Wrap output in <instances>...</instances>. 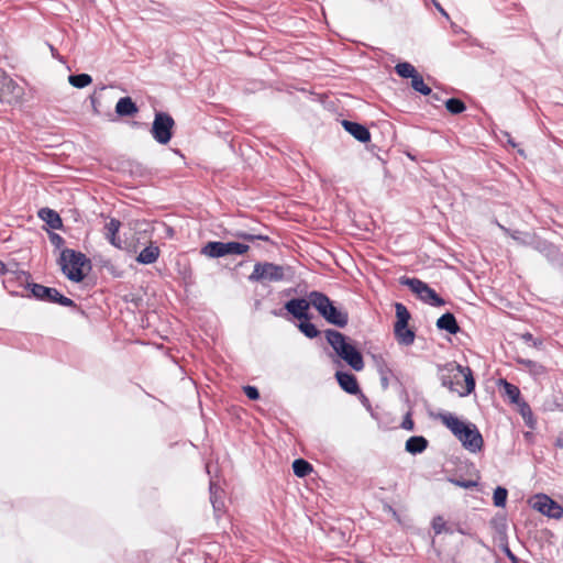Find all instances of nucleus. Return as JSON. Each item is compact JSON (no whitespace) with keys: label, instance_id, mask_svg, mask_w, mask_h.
<instances>
[{"label":"nucleus","instance_id":"obj_39","mask_svg":"<svg viewBox=\"0 0 563 563\" xmlns=\"http://www.w3.org/2000/svg\"><path fill=\"white\" fill-rule=\"evenodd\" d=\"M521 339L532 346L540 349L543 344L542 340L536 339L530 332H525L521 334Z\"/></svg>","mask_w":563,"mask_h":563},{"label":"nucleus","instance_id":"obj_50","mask_svg":"<svg viewBox=\"0 0 563 563\" xmlns=\"http://www.w3.org/2000/svg\"><path fill=\"white\" fill-rule=\"evenodd\" d=\"M4 274H8V269H7L5 265H4V263H2L0 261V275H4Z\"/></svg>","mask_w":563,"mask_h":563},{"label":"nucleus","instance_id":"obj_7","mask_svg":"<svg viewBox=\"0 0 563 563\" xmlns=\"http://www.w3.org/2000/svg\"><path fill=\"white\" fill-rule=\"evenodd\" d=\"M452 433L459 439L463 448L471 453L482 451L484 440L476 428V424H446Z\"/></svg>","mask_w":563,"mask_h":563},{"label":"nucleus","instance_id":"obj_15","mask_svg":"<svg viewBox=\"0 0 563 563\" xmlns=\"http://www.w3.org/2000/svg\"><path fill=\"white\" fill-rule=\"evenodd\" d=\"M341 123L343 129L358 142L367 143L371 141V132L364 124L350 120H342Z\"/></svg>","mask_w":563,"mask_h":563},{"label":"nucleus","instance_id":"obj_14","mask_svg":"<svg viewBox=\"0 0 563 563\" xmlns=\"http://www.w3.org/2000/svg\"><path fill=\"white\" fill-rule=\"evenodd\" d=\"M22 95V88L0 69V100L11 102L19 99Z\"/></svg>","mask_w":563,"mask_h":563},{"label":"nucleus","instance_id":"obj_47","mask_svg":"<svg viewBox=\"0 0 563 563\" xmlns=\"http://www.w3.org/2000/svg\"><path fill=\"white\" fill-rule=\"evenodd\" d=\"M391 376H393V375H384V376H379V378H380V384H382L383 388H385V389H386V388L388 387V385H389V379H390V377H391Z\"/></svg>","mask_w":563,"mask_h":563},{"label":"nucleus","instance_id":"obj_2","mask_svg":"<svg viewBox=\"0 0 563 563\" xmlns=\"http://www.w3.org/2000/svg\"><path fill=\"white\" fill-rule=\"evenodd\" d=\"M327 342L335 354L343 360L352 369L360 372L364 368L362 353L351 343L350 339L334 329L324 331Z\"/></svg>","mask_w":563,"mask_h":563},{"label":"nucleus","instance_id":"obj_45","mask_svg":"<svg viewBox=\"0 0 563 563\" xmlns=\"http://www.w3.org/2000/svg\"><path fill=\"white\" fill-rule=\"evenodd\" d=\"M561 406L555 400H545L543 402L544 411H553L555 408H560Z\"/></svg>","mask_w":563,"mask_h":563},{"label":"nucleus","instance_id":"obj_41","mask_svg":"<svg viewBox=\"0 0 563 563\" xmlns=\"http://www.w3.org/2000/svg\"><path fill=\"white\" fill-rule=\"evenodd\" d=\"M243 390L245 396L251 400H257L260 398V391L255 386L247 385Z\"/></svg>","mask_w":563,"mask_h":563},{"label":"nucleus","instance_id":"obj_35","mask_svg":"<svg viewBox=\"0 0 563 563\" xmlns=\"http://www.w3.org/2000/svg\"><path fill=\"white\" fill-rule=\"evenodd\" d=\"M232 235L236 239H241V240L249 241V242H253L256 240L271 242V238L266 234H255V233H249L245 231H236Z\"/></svg>","mask_w":563,"mask_h":563},{"label":"nucleus","instance_id":"obj_51","mask_svg":"<svg viewBox=\"0 0 563 563\" xmlns=\"http://www.w3.org/2000/svg\"><path fill=\"white\" fill-rule=\"evenodd\" d=\"M387 509H388V511H389V512H391L393 517H395L396 519H398V515H397L396 510H395L393 507L387 506Z\"/></svg>","mask_w":563,"mask_h":563},{"label":"nucleus","instance_id":"obj_37","mask_svg":"<svg viewBox=\"0 0 563 563\" xmlns=\"http://www.w3.org/2000/svg\"><path fill=\"white\" fill-rule=\"evenodd\" d=\"M525 422H532V410L530 406L521 398L519 404H515Z\"/></svg>","mask_w":563,"mask_h":563},{"label":"nucleus","instance_id":"obj_27","mask_svg":"<svg viewBox=\"0 0 563 563\" xmlns=\"http://www.w3.org/2000/svg\"><path fill=\"white\" fill-rule=\"evenodd\" d=\"M395 310H396L397 321L395 322L394 325H398V328L401 329L404 327V324H408L410 317H411L410 312L408 311L406 306L401 302L395 303Z\"/></svg>","mask_w":563,"mask_h":563},{"label":"nucleus","instance_id":"obj_32","mask_svg":"<svg viewBox=\"0 0 563 563\" xmlns=\"http://www.w3.org/2000/svg\"><path fill=\"white\" fill-rule=\"evenodd\" d=\"M68 81L71 86L82 89L91 84L92 78L90 75L81 73V74L70 75L68 77Z\"/></svg>","mask_w":563,"mask_h":563},{"label":"nucleus","instance_id":"obj_52","mask_svg":"<svg viewBox=\"0 0 563 563\" xmlns=\"http://www.w3.org/2000/svg\"><path fill=\"white\" fill-rule=\"evenodd\" d=\"M431 99L434 100V101H441V97L438 95V93H432L431 92Z\"/></svg>","mask_w":563,"mask_h":563},{"label":"nucleus","instance_id":"obj_10","mask_svg":"<svg viewBox=\"0 0 563 563\" xmlns=\"http://www.w3.org/2000/svg\"><path fill=\"white\" fill-rule=\"evenodd\" d=\"M175 121L167 112H156L152 124L151 133L159 144H167L173 137Z\"/></svg>","mask_w":563,"mask_h":563},{"label":"nucleus","instance_id":"obj_21","mask_svg":"<svg viewBox=\"0 0 563 563\" xmlns=\"http://www.w3.org/2000/svg\"><path fill=\"white\" fill-rule=\"evenodd\" d=\"M137 111V106L131 97H122L115 104V112L120 117H131Z\"/></svg>","mask_w":563,"mask_h":563},{"label":"nucleus","instance_id":"obj_20","mask_svg":"<svg viewBox=\"0 0 563 563\" xmlns=\"http://www.w3.org/2000/svg\"><path fill=\"white\" fill-rule=\"evenodd\" d=\"M121 227V222L118 219H110L109 222L104 225V236L106 239L115 247H122V241L117 238V233Z\"/></svg>","mask_w":563,"mask_h":563},{"label":"nucleus","instance_id":"obj_53","mask_svg":"<svg viewBox=\"0 0 563 563\" xmlns=\"http://www.w3.org/2000/svg\"><path fill=\"white\" fill-rule=\"evenodd\" d=\"M404 428L408 429V430H413V426L412 423H409V424H401Z\"/></svg>","mask_w":563,"mask_h":563},{"label":"nucleus","instance_id":"obj_25","mask_svg":"<svg viewBox=\"0 0 563 563\" xmlns=\"http://www.w3.org/2000/svg\"><path fill=\"white\" fill-rule=\"evenodd\" d=\"M428 445V441L420 435L411 437L406 441V451L411 454L422 453Z\"/></svg>","mask_w":563,"mask_h":563},{"label":"nucleus","instance_id":"obj_43","mask_svg":"<svg viewBox=\"0 0 563 563\" xmlns=\"http://www.w3.org/2000/svg\"><path fill=\"white\" fill-rule=\"evenodd\" d=\"M432 528L437 534H440L445 528V521L442 517H435L432 520Z\"/></svg>","mask_w":563,"mask_h":563},{"label":"nucleus","instance_id":"obj_22","mask_svg":"<svg viewBox=\"0 0 563 563\" xmlns=\"http://www.w3.org/2000/svg\"><path fill=\"white\" fill-rule=\"evenodd\" d=\"M394 334L399 344L411 345L415 342V331L411 330L408 324H404L401 329L398 325H394Z\"/></svg>","mask_w":563,"mask_h":563},{"label":"nucleus","instance_id":"obj_4","mask_svg":"<svg viewBox=\"0 0 563 563\" xmlns=\"http://www.w3.org/2000/svg\"><path fill=\"white\" fill-rule=\"evenodd\" d=\"M312 307L330 324L338 328H344L349 322V313L334 305V302L323 292L312 290L308 294Z\"/></svg>","mask_w":563,"mask_h":563},{"label":"nucleus","instance_id":"obj_54","mask_svg":"<svg viewBox=\"0 0 563 563\" xmlns=\"http://www.w3.org/2000/svg\"><path fill=\"white\" fill-rule=\"evenodd\" d=\"M273 314L279 317V316H283V311L282 310H274Z\"/></svg>","mask_w":563,"mask_h":563},{"label":"nucleus","instance_id":"obj_5","mask_svg":"<svg viewBox=\"0 0 563 563\" xmlns=\"http://www.w3.org/2000/svg\"><path fill=\"white\" fill-rule=\"evenodd\" d=\"M63 274L71 282L80 283L86 277L84 266L90 267V261L81 252L63 249L58 258Z\"/></svg>","mask_w":563,"mask_h":563},{"label":"nucleus","instance_id":"obj_36","mask_svg":"<svg viewBox=\"0 0 563 563\" xmlns=\"http://www.w3.org/2000/svg\"><path fill=\"white\" fill-rule=\"evenodd\" d=\"M508 492L504 487H497L494 490L493 500L496 507H504L506 505Z\"/></svg>","mask_w":563,"mask_h":563},{"label":"nucleus","instance_id":"obj_8","mask_svg":"<svg viewBox=\"0 0 563 563\" xmlns=\"http://www.w3.org/2000/svg\"><path fill=\"white\" fill-rule=\"evenodd\" d=\"M249 250L250 246L247 244L236 241H210L201 247L200 253L209 258H219L227 255H243Z\"/></svg>","mask_w":563,"mask_h":563},{"label":"nucleus","instance_id":"obj_17","mask_svg":"<svg viewBox=\"0 0 563 563\" xmlns=\"http://www.w3.org/2000/svg\"><path fill=\"white\" fill-rule=\"evenodd\" d=\"M499 229L507 235H509L514 241H516L519 245L523 246H530L532 245L534 238L537 236L536 233L532 232H526L520 230H511L509 228H506L501 224H498Z\"/></svg>","mask_w":563,"mask_h":563},{"label":"nucleus","instance_id":"obj_9","mask_svg":"<svg viewBox=\"0 0 563 563\" xmlns=\"http://www.w3.org/2000/svg\"><path fill=\"white\" fill-rule=\"evenodd\" d=\"M401 285H406L409 289L415 292L420 300L432 306L441 307L445 305V300L440 297L434 289H432L427 283L419 278L402 277L400 279Z\"/></svg>","mask_w":563,"mask_h":563},{"label":"nucleus","instance_id":"obj_38","mask_svg":"<svg viewBox=\"0 0 563 563\" xmlns=\"http://www.w3.org/2000/svg\"><path fill=\"white\" fill-rule=\"evenodd\" d=\"M375 363H376V367H377V372H378L379 376L393 375V372L389 368L387 362L382 356H376Z\"/></svg>","mask_w":563,"mask_h":563},{"label":"nucleus","instance_id":"obj_34","mask_svg":"<svg viewBox=\"0 0 563 563\" xmlns=\"http://www.w3.org/2000/svg\"><path fill=\"white\" fill-rule=\"evenodd\" d=\"M446 110L452 114H460L466 110L465 103L459 98H450L445 101Z\"/></svg>","mask_w":563,"mask_h":563},{"label":"nucleus","instance_id":"obj_11","mask_svg":"<svg viewBox=\"0 0 563 563\" xmlns=\"http://www.w3.org/2000/svg\"><path fill=\"white\" fill-rule=\"evenodd\" d=\"M529 506L550 519H561L563 507L545 494H536L528 500Z\"/></svg>","mask_w":563,"mask_h":563},{"label":"nucleus","instance_id":"obj_16","mask_svg":"<svg viewBox=\"0 0 563 563\" xmlns=\"http://www.w3.org/2000/svg\"><path fill=\"white\" fill-rule=\"evenodd\" d=\"M531 247L551 262H554L559 258V249L553 243H550L549 241L543 240L538 235L534 238Z\"/></svg>","mask_w":563,"mask_h":563},{"label":"nucleus","instance_id":"obj_49","mask_svg":"<svg viewBox=\"0 0 563 563\" xmlns=\"http://www.w3.org/2000/svg\"><path fill=\"white\" fill-rule=\"evenodd\" d=\"M401 422H413L412 419H411V413L410 412H406L402 417V421Z\"/></svg>","mask_w":563,"mask_h":563},{"label":"nucleus","instance_id":"obj_6","mask_svg":"<svg viewBox=\"0 0 563 563\" xmlns=\"http://www.w3.org/2000/svg\"><path fill=\"white\" fill-rule=\"evenodd\" d=\"M286 271L289 267L271 262H257L247 279L251 283H278L285 279Z\"/></svg>","mask_w":563,"mask_h":563},{"label":"nucleus","instance_id":"obj_29","mask_svg":"<svg viewBox=\"0 0 563 563\" xmlns=\"http://www.w3.org/2000/svg\"><path fill=\"white\" fill-rule=\"evenodd\" d=\"M396 74L401 78H413L418 74L413 65L408 62L398 63L395 66Z\"/></svg>","mask_w":563,"mask_h":563},{"label":"nucleus","instance_id":"obj_1","mask_svg":"<svg viewBox=\"0 0 563 563\" xmlns=\"http://www.w3.org/2000/svg\"><path fill=\"white\" fill-rule=\"evenodd\" d=\"M440 380L443 387L461 397L470 395L475 389L472 369L456 363H449L441 369Z\"/></svg>","mask_w":563,"mask_h":563},{"label":"nucleus","instance_id":"obj_23","mask_svg":"<svg viewBox=\"0 0 563 563\" xmlns=\"http://www.w3.org/2000/svg\"><path fill=\"white\" fill-rule=\"evenodd\" d=\"M159 253L161 252H159L158 246L151 244V245L144 247L139 253V255L136 256V261H137V263L144 264V265L153 264L154 262L157 261Z\"/></svg>","mask_w":563,"mask_h":563},{"label":"nucleus","instance_id":"obj_13","mask_svg":"<svg viewBox=\"0 0 563 563\" xmlns=\"http://www.w3.org/2000/svg\"><path fill=\"white\" fill-rule=\"evenodd\" d=\"M311 305L310 298H292L285 302V310L298 320H310L312 316L309 313Z\"/></svg>","mask_w":563,"mask_h":563},{"label":"nucleus","instance_id":"obj_26","mask_svg":"<svg viewBox=\"0 0 563 563\" xmlns=\"http://www.w3.org/2000/svg\"><path fill=\"white\" fill-rule=\"evenodd\" d=\"M21 273H25V272L24 271L11 272L10 274H8V276L2 282L3 287L12 296H19L20 295L16 291L15 288H18V287H22L23 288V286L20 284V282L16 278L19 276V274H21Z\"/></svg>","mask_w":563,"mask_h":563},{"label":"nucleus","instance_id":"obj_33","mask_svg":"<svg viewBox=\"0 0 563 563\" xmlns=\"http://www.w3.org/2000/svg\"><path fill=\"white\" fill-rule=\"evenodd\" d=\"M411 87L423 96L431 95V88L424 84L423 77L419 73L411 79Z\"/></svg>","mask_w":563,"mask_h":563},{"label":"nucleus","instance_id":"obj_44","mask_svg":"<svg viewBox=\"0 0 563 563\" xmlns=\"http://www.w3.org/2000/svg\"><path fill=\"white\" fill-rule=\"evenodd\" d=\"M210 494H211L210 498H211V503H212L214 512L218 514L221 511L222 505L220 503H218V500L216 498V485L213 483L210 484Z\"/></svg>","mask_w":563,"mask_h":563},{"label":"nucleus","instance_id":"obj_40","mask_svg":"<svg viewBox=\"0 0 563 563\" xmlns=\"http://www.w3.org/2000/svg\"><path fill=\"white\" fill-rule=\"evenodd\" d=\"M48 239H49V242L51 244L55 247V249H62L65 244V240L63 236H60L59 234L57 233H54V232H51L49 235H48Z\"/></svg>","mask_w":563,"mask_h":563},{"label":"nucleus","instance_id":"obj_28","mask_svg":"<svg viewBox=\"0 0 563 563\" xmlns=\"http://www.w3.org/2000/svg\"><path fill=\"white\" fill-rule=\"evenodd\" d=\"M500 382L504 386L505 395L509 398L510 402L519 404L520 399L522 398L520 389L516 385L508 383L505 379H501Z\"/></svg>","mask_w":563,"mask_h":563},{"label":"nucleus","instance_id":"obj_48","mask_svg":"<svg viewBox=\"0 0 563 563\" xmlns=\"http://www.w3.org/2000/svg\"><path fill=\"white\" fill-rule=\"evenodd\" d=\"M505 136L507 137V142L512 146V147H516L517 144L514 142V140L511 139L510 134L508 132H505Z\"/></svg>","mask_w":563,"mask_h":563},{"label":"nucleus","instance_id":"obj_46","mask_svg":"<svg viewBox=\"0 0 563 563\" xmlns=\"http://www.w3.org/2000/svg\"><path fill=\"white\" fill-rule=\"evenodd\" d=\"M435 9L441 13L442 16L449 19L448 12L442 8V5L437 0H431Z\"/></svg>","mask_w":563,"mask_h":563},{"label":"nucleus","instance_id":"obj_3","mask_svg":"<svg viewBox=\"0 0 563 563\" xmlns=\"http://www.w3.org/2000/svg\"><path fill=\"white\" fill-rule=\"evenodd\" d=\"M24 289L29 290L30 294L26 297L35 298L40 301L58 303L63 307L75 308L76 303L73 299L64 296L54 287H47L41 284L31 282V275L29 273H21L16 277Z\"/></svg>","mask_w":563,"mask_h":563},{"label":"nucleus","instance_id":"obj_24","mask_svg":"<svg viewBox=\"0 0 563 563\" xmlns=\"http://www.w3.org/2000/svg\"><path fill=\"white\" fill-rule=\"evenodd\" d=\"M38 216L52 228V229H60L63 227V221L59 214L49 209L43 208L40 210Z\"/></svg>","mask_w":563,"mask_h":563},{"label":"nucleus","instance_id":"obj_57","mask_svg":"<svg viewBox=\"0 0 563 563\" xmlns=\"http://www.w3.org/2000/svg\"><path fill=\"white\" fill-rule=\"evenodd\" d=\"M509 558L514 561L515 556L509 553Z\"/></svg>","mask_w":563,"mask_h":563},{"label":"nucleus","instance_id":"obj_18","mask_svg":"<svg viewBox=\"0 0 563 563\" xmlns=\"http://www.w3.org/2000/svg\"><path fill=\"white\" fill-rule=\"evenodd\" d=\"M437 328L439 330H444L450 334H457L460 332V325L456 321L455 316L452 312H445L443 313L438 320H437Z\"/></svg>","mask_w":563,"mask_h":563},{"label":"nucleus","instance_id":"obj_31","mask_svg":"<svg viewBox=\"0 0 563 563\" xmlns=\"http://www.w3.org/2000/svg\"><path fill=\"white\" fill-rule=\"evenodd\" d=\"M298 329L308 339H314L320 334L317 327L310 320H299Z\"/></svg>","mask_w":563,"mask_h":563},{"label":"nucleus","instance_id":"obj_19","mask_svg":"<svg viewBox=\"0 0 563 563\" xmlns=\"http://www.w3.org/2000/svg\"><path fill=\"white\" fill-rule=\"evenodd\" d=\"M515 360H516L517 364L521 365L536 379L545 375V373H547L545 367L536 361L519 357V356L516 357Z\"/></svg>","mask_w":563,"mask_h":563},{"label":"nucleus","instance_id":"obj_12","mask_svg":"<svg viewBox=\"0 0 563 563\" xmlns=\"http://www.w3.org/2000/svg\"><path fill=\"white\" fill-rule=\"evenodd\" d=\"M335 378L339 386L350 395H361L362 404L371 410V404L368 398L361 393L360 385L357 383L356 376L350 372L338 371L335 373Z\"/></svg>","mask_w":563,"mask_h":563},{"label":"nucleus","instance_id":"obj_55","mask_svg":"<svg viewBox=\"0 0 563 563\" xmlns=\"http://www.w3.org/2000/svg\"><path fill=\"white\" fill-rule=\"evenodd\" d=\"M371 415H372V418H373V419H375V420H378V419H379V417H378L376 413H374L373 411L371 412Z\"/></svg>","mask_w":563,"mask_h":563},{"label":"nucleus","instance_id":"obj_42","mask_svg":"<svg viewBox=\"0 0 563 563\" xmlns=\"http://www.w3.org/2000/svg\"><path fill=\"white\" fill-rule=\"evenodd\" d=\"M430 416L431 417H435V415L433 412H430ZM437 417L441 418L442 422H444V423H448V422H461L455 416H453L450 412H439L437 415Z\"/></svg>","mask_w":563,"mask_h":563},{"label":"nucleus","instance_id":"obj_30","mask_svg":"<svg viewBox=\"0 0 563 563\" xmlns=\"http://www.w3.org/2000/svg\"><path fill=\"white\" fill-rule=\"evenodd\" d=\"M312 470V465L302 459H297L292 463V471L298 477H305L309 475Z\"/></svg>","mask_w":563,"mask_h":563},{"label":"nucleus","instance_id":"obj_56","mask_svg":"<svg viewBox=\"0 0 563 563\" xmlns=\"http://www.w3.org/2000/svg\"><path fill=\"white\" fill-rule=\"evenodd\" d=\"M525 437L528 439L530 437V432L529 431H526L523 432Z\"/></svg>","mask_w":563,"mask_h":563}]
</instances>
